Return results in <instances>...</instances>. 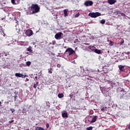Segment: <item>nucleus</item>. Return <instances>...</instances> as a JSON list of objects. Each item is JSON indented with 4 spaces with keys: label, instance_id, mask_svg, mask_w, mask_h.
<instances>
[{
    "label": "nucleus",
    "instance_id": "f257e3e1",
    "mask_svg": "<svg viewBox=\"0 0 130 130\" xmlns=\"http://www.w3.org/2000/svg\"><path fill=\"white\" fill-rule=\"evenodd\" d=\"M30 9L31 11H32V14H36L37 13H38L40 10V8L37 4H32L30 7Z\"/></svg>",
    "mask_w": 130,
    "mask_h": 130
},
{
    "label": "nucleus",
    "instance_id": "f03ea898",
    "mask_svg": "<svg viewBox=\"0 0 130 130\" xmlns=\"http://www.w3.org/2000/svg\"><path fill=\"white\" fill-rule=\"evenodd\" d=\"M88 16H89V17H91V18H97V17H100V16H101V13L99 12L89 13Z\"/></svg>",
    "mask_w": 130,
    "mask_h": 130
},
{
    "label": "nucleus",
    "instance_id": "7ed1b4c3",
    "mask_svg": "<svg viewBox=\"0 0 130 130\" xmlns=\"http://www.w3.org/2000/svg\"><path fill=\"white\" fill-rule=\"evenodd\" d=\"M74 52L75 51L72 48H68L66 49L64 54L68 53L69 55H72V54H74Z\"/></svg>",
    "mask_w": 130,
    "mask_h": 130
},
{
    "label": "nucleus",
    "instance_id": "20e7f679",
    "mask_svg": "<svg viewBox=\"0 0 130 130\" xmlns=\"http://www.w3.org/2000/svg\"><path fill=\"white\" fill-rule=\"evenodd\" d=\"M93 3L92 1L87 0L85 2L84 5L85 7H91V6H93Z\"/></svg>",
    "mask_w": 130,
    "mask_h": 130
},
{
    "label": "nucleus",
    "instance_id": "39448f33",
    "mask_svg": "<svg viewBox=\"0 0 130 130\" xmlns=\"http://www.w3.org/2000/svg\"><path fill=\"white\" fill-rule=\"evenodd\" d=\"M25 34L27 36H28V37H30V36H32L33 35V31L31 29H27Z\"/></svg>",
    "mask_w": 130,
    "mask_h": 130
},
{
    "label": "nucleus",
    "instance_id": "423d86ee",
    "mask_svg": "<svg viewBox=\"0 0 130 130\" xmlns=\"http://www.w3.org/2000/svg\"><path fill=\"white\" fill-rule=\"evenodd\" d=\"M62 35V32H61L57 33L55 35V39H57V40L60 39V38H61V36Z\"/></svg>",
    "mask_w": 130,
    "mask_h": 130
},
{
    "label": "nucleus",
    "instance_id": "0eeeda50",
    "mask_svg": "<svg viewBox=\"0 0 130 130\" xmlns=\"http://www.w3.org/2000/svg\"><path fill=\"white\" fill-rule=\"evenodd\" d=\"M97 118H98V116H94L90 121L91 123H93L97 120Z\"/></svg>",
    "mask_w": 130,
    "mask_h": 130
},
{
    "label": "nucleus",
    "instance_id": "6e6552de",
    "mask_svg": "<svg viewBox=\"0 0 130 130\" xmlns=\"http://www.w3.org/2000/svg\"><path fill=\"white\" fill-rule=\"evenodd\" d=\"M118 68L120 72H124V66L119 65Z\"/></svg>",
    "mask_w": 130,
    "mask_h": 130
},
{
    "label": "nucleus",
    "instance_id": "1a4fd4ad",
    "mask_svg": "<svg viewBox=\"0 0 130 130\" xmlns=\"http://www.w3.org/2000/svg\"><path fill=\"white\" fill-rule=\"evenodd\" d=\"M108 4H109V5H114V4H115V3H116V0H108Z\"/></svg>",
    "mask_w": 130,
    "mask_h": 130
},
{
    "label": "nucleus",
    "instance_id": "9d476101",
    "mask_svg": "<svg viewBox=\"0 0 130 130\" xmlns=\"http://www.w3.org/2000/svg\"><path fill=\"white\" fill-rule=\"evenodd\" d=\"M68 117H69V116L67 112H64L62 114V117H63L64 118H67Z\"/></svg>",
    "mask_w": 130,
    "mask_h": 130
},
{
    "label": "nucleus",
    "instance_id": "9b49d317",
    "mask_svg": "<svg viewBox=\"0 0 130 130\" xmlns=\"http://www.w3.org/2000/svg\"><path fill=\"white\" fill-rule=\"evenodd\" d=\"M94 51L95 53H97L98 54H100L101 53V50H99L98 49H95Z\"/></svg>",
    "mask_w": 130,
    "mask_h": 130
},
{
    "label": "nucleus",
    "instance_id": "f8f14e48",
    "mask_svg": "<svg viewBox=\"0 0 130 130\" xmlns=\"http://www.w3.org/2000/svg\"><path fill=\"white\" fill-rule=\"evenodd\" d=\"M38 85H39V82H37L36 84H34L33 86L34 89H36L38 87Z\"/></svg>",
    "mask_w": 130,
    "mask_h": 130
},
{
    "label": "nucleus",
    "instance_id": "ddd939ff",
    "mask_svg": "<svg viewBox=\"0 0 130 130\" xmlns=\"http://www.w3.org/2000/svg\"><path fill=\"white\" fill-rule=\"evenodd\" d=\"M36 130H45V129L42 127L37 126L36 127Z\"/></svg>",
    "mask_w": 130,
    "mask_h": 130
},
{
    "label": "nucleus",
    "instance_id": "4468645a",
    "mask_svg": "<svg viewBox=\"0 0 130 130\" xmlns=\"http://www.w3.org/2000/svg\"><path fill=\"white\" fill-rule=\"evenodd\" d=\"M22 74H20V73H15V76L16 77H18V78H21V75Z\"/></svg>",
    "mask_w": 130,
    "mask_h": 130
},
{
    "label": "nucleus",
    "instance_id": "2eb2a0df",
    "mask_svg": "<svg viewBox=\"0 0 130 130\" xmlns=\"http://www.w3.org/2000/svg\"><path fill=\"white\" fill-rule=\"evenodd\" d=\"M48 71L49 74H52V71H53L52 68H51L48 69Z\"/></svg>",
    "mask_w": 130,
    "mask_h": 130
},
{
    "label": "nucleus",
    "instance_id": "dca6fc26",
    "mask_svg": "<svg viewBox=\"0 0 130 130\" xmlns=\"http://www.w3.org/2000/svg\"><path fill=\"white\" fill-rule=\"evenodd\" d=\"M58 98H63V94H62V93H59L58 94Z\"/></svg>",
    "mask_w": 130,
    "mask_h": 130
},
{
    "label": "nucleus",
    "instance_id": "f3484780",
    "mask_svg": "<svg viewBox=\"0 0 130 130\" xmlns=\"http://www.w3.org/2000/svg\"><path fill=\"white\" fill-rule=\"evenodd\" d=\"M27 51H29V52H30V53H32V52H33V50H32V49H31V48H27Z\"/></svg>",
    "mask_w": 130,
    "mask_h": 130
},
{
    "label": "nucleus",
    "instance_id": "a211bd4d",
    "mask_svg": "<svg viewBox=\"0 0 130 130\" xmlns=\"http://www.w3.org/2000/svg\"><path fill=\"white\" fill-rule=\"evenodd\" d=\"M88 48L90 49V50H94V46H89Z\"/></svg>",
    "mask_w": 130,
    "mask_h": 130
},
{
    "label": "nucleus",
    "instance_id": "6ab92c4d",
    "mask_svg": "<svg viewBox=\"0 0 130 130\" xmlns=\"http://www.w3.org/2000/svg\"><path fill=\"white\" fill-rule=\"evenodd\" d=\"M86 130H92V129H93V127L89 126V127H86Z\"/></svg>",
    "mask_w": 130,
    "mask_h": 130
},
{
    "label": "nucleus",
    "instance_id": "aec40b11",
    "mask_svg": "<svg viewBox=\"0 0 130 130\" xmlns=\"http://www.w3.org/2000/svg\"><path fill=\"white\" fill-rule=\"evenodd\" d=\"M111 84V86H112V88H113V87L116 86V84L114 83L113 82H112Z\"/></svg>",
    "mask_w": 130,
    "mask_h": 130
},
{
    "label": "nucleus",
    "instance_id": "412c9836",
    "mask_svg": "<svg viewBox=\"0 0 130 130\" xmlns=\"http://www.w3.org/2000/svg\"><path fill=\"white\" fill-rule=\"evenodd\" d=\"M30 65H31V62H30V61H27L26 62V66L29 67V66H30Z\"/></svg>",
    "mask_w": 130,
    "mask_h": 130
},
{
    "label": "nucleus",
    "instance_id": "4be33fe9",
    "mask_svg": "<svg viewBox=\"0 0 130 130\" xmlns=\"http://www.w3.org/2000/svg\"><path fill=\"white\" fill-rule=\"evenodd\" d=\"M17 98H18V94H16V95L14 96V101H16Z\"/></svg>",
    "mask_w": 130,
    "mask_h": 130
},
{
    "label": "nucleus",
    "instance_id": "5701e85b",
    "mask_svg": "<svg viewBox=\"0 0 130 130\" xmlns=\"http://www.w3.org/2000/svg\"><path fill=\"white\" fill-rule=\"evenodd\" d=\"M101 24H105V20L103 19L101 21Z\"/></svg>",
    "mask_w": 130,
    "mask_h": 130
},
{
    "label": "nucleus",
    "instance_id": "b1692460",
    "mask_svg": "<svg viewBox=\"0 0 130 130\" xmlns=\"http://www.w3.org/2000/svg\"><path fill=\"white\" fill-rule=\"evenodd\" d=\"M79 16H80V13H78L77 14H76L75 15V18H78V17H79Z\"/></svg>",
    "mask_w": 130,
    "mask_h": 130
},
{
    "label": "nucleus",
    "instance_id": "393cba45",
    "mask_svg": "<svg viewBox=\"0 0 130 130\" xmlns=\"http://www.w3.org/2000/svg\"><path fill=\"white\" fill-rule=\"evenodd\" d=\"M63 13H64V14H67L68 13V9H64L63 10Z\"/></svg>",
    "mask_w": 130,
    "mask_h": 130
},
{
    "label": "nucleus",
    "instance_id": "a878e982",
    "mask_svg": "<svg viewBox=\"0 0 130 130\" xmlns=\"http://www.w3.org/2000/svg\"><path fill=\"white\" fill-rule=\"evenodd\" d=\"M109 45H113V42H112V41H110V43H109Z\"/></svg>",
    "mask_w": 130,
    "mask_h": 130
},
{
    "label": "nucleus",
    "instance_id": "bb28decb",
    "mask_svg": "<svg viewBox=\"0 0 130 130\" xmlns=\"http://www.w3.org/2000/svg\"><path fill=\"white\" fill-rule=\"evenodd\" d=\"M105 109H106V107H103L101 109L102 111H104V110H105Z\"/></svg>",
    "mask_w": 130,
    "mask_h": 130
},
{
    "label": "nucleus",
    "instance_id": "cd10ccee",
    "mask_svg": "<svg viewBox=\"0 0 130 130\" xmlns=\"http://www.w3.org/2000/svg\"><path fill=\"white\" fill-rule=\"evenodd\" d=\"M123 43H124V40H122L120 42V44H123Z\"/></svg>",
    "mask_w": 130,
    "mask_h": 130
},
{
    "label": "nucleus",
    "instance_id": "c85d7f7f",
    "mask_svg": "<svg viewBox=\"0 0 130 130\" xmlns=\"http://www.w3.org/2000/svg\"><path fill=\"white\" fill-rule=\"evenodd\" d=\"M11 111H12V113H14V112H15V109H11Z\"/></svg>",
    "mask_w": 130,
    "mask_h": 130
},
{
    "label": "nucleus",
    "instance_id": "c756f323",
    "mask_svg": "<svg viewBox=\"0 0 130 130\" xmlns=\"http://www.w3.org/2000/svg\"><path fill=\"white\" fill-rule=\"evenodd\" d=\"M46 127L47 128H48L49 127V124L48 123L46 124Z\"/></svg>",
    "mask_w": 130,
    "mask_h": 130
},
{
    "label": "nucleus",
    "instance_id": "7c9ffc66",
    "mask_svg": "<svg viewBox=\"0 0 130 130\" xmlns=\"http://www.w3.org/2000/svg\"><path fill=\"white\" fill-rule=\"evenodd\" d=\"M11 3H12V4H13V5H15V0H11Z\"/></svg>",
    "mask_w": 130,
    "mask_h": 130
},
{
    "label": "nucleus",
    "instance_id": "2f4dec72",
    "mask_svg": "<svg viewBox=\"0 0 130 130\" xmlns=\"http://www.w3.org/2000/svg\"><path fill=\"white\" fill-rule=\"evenodd\" d=\"M27 111V109H26V108H23V111H24V112H26Z\"/></svg>",
    "mask_w": 130,
    "mask_h": 130
},
{
    "label": "nucleus",
    "instance_id": "473e14b6",
    "mask_svg": "<svg viewBox=\"0 0 130 130\" xmlns=\"http://www.w3.org/2000/svg\"><path fill=\"white\" fill-rule=\"evenodd\" d=\"M24 75L23 74H21L20 78H22V79H24Z\"/></svg>",
    "mask_w": 130,
    "mask_h": 130
},
{
    "label": "nucleus",
    "instance_id": "72a5a7b5",
    "mask_svg": "<svg viewBox=\"0 0 130 130\" xmlns=\"http://www.w3.org/2000/svg\"><path fill=\"white\" fill-rule=\"evenodd\" d=\"M9 123H12V122H14V120H11L9 121Z\"/></svg>",
    "mask_w": 130,
    "mask_h": 130
},
{
    "label": "nucleus",
    "instance_id": "f704fd0d",
    "mask_svg": "<svg viewBox=\"0 0 130 130\" xmlns=\"http://www.w3.org/2000/svg\"><path fill=\"white\" fill-rule=\"evenodd\" d=\"M61 66L60 64H57V68H60Z\"/></svg>",
    "mask_w": 130,
    "mask_h": 130
},
{
    "label": "nucleus",
    "instance_id": "c9c22d12",
    "mask_svg": "<svg viewBox=\"0 0 130 130\" xmlns=\"http://www.w3.org/2000/svg\"><path fill=\"white\" fill-rule=\"evenodd\" d=\"M25 78H28V75H24V79H25Z\"/></svg>",
    "mask_w": 130,
    "mask_h": 130
},
{
    "label": "nucleus",
    "instance_id": "e433bc0d",
    "mask_svg": "<svg viewBox=\"0 0 130 130\" xmlns=\"http://www.w3.org/2000/svg\"><path fill=\"white\" fill-rule=\"evenodd\" d=\"M64 15V17H68V13H65Z\"/></svg>",
    "mask_w": 130,
    "mask_h": 130
},
{
    "label": "nucleus",
    "instance_id": "4c0bfd02",
    "mask_svg": "<svg viewBox=\"0 0 130 130\" xmlns=\"http://www.w3.org/2000/svg\"><path fill=\"white\" fill-rule=\"evenodd\" d=\"M35 78L37 80V79H38V77H37V76H36V77H35Z\"/></svg>",
    "mask_w": 130,
    "mask_h": 130
},
{
    "label": "nucleus",
    "instance_id": "58836bf2",
    "mask_svg": "<svg viewBox=\"0 0 130 130\" xmlns=\"http://www.w3.org/2000/svg\"><path fill=\"white\" fill-rule=\"evenodd\" d=\"M73 94H71V95H70L71 98H73Z\"/></svg>",
    "mask_w": 130,
    "mask_h": 130
},
{
    "label": "nucleus",
    "instance_id": "ea45409f",
    "mask_svg": "<svg viewBox=\"0 0 130 130\" xmlns=\"http://www.w3.org/2000/svg\"><path fill=\"white\" fill-rule=\"evenodd\" d=\"M121 92H124V89H122V90H121Z\"/></svg>",
    "mask_w": 130,
    "mask_h": 130
},
{
    "label": "nucleus",
    "instance_id": "a19ab883",
    "mask_svg": "<svg viewBox=\"0 0 130 130\" xmlns=\"http://www.w3.org/2000/svg\"><path fill=\"white\" fill-rule=\"evenodd\" d=\"M128 128L129 129H130V125H128Z\"/></svg>",
    "mask_w": 130,
    "mask_h": 130
},
{
    "label": "nucleus",
    "instance_id": "79ce46f5",
    "mask_svg": "<svg viewBox=\"0 0 130 130\" xmlns=\"http://www.w3.org/2000/svg\"><path fill=\"white\" fill-rule=\"evenodd\" d=\"M102 89H103L102 87L100 88V89L102 91Z\"/></svg>",
    "mask_w": 130,
    "mask_h": 130
},
{
    "label": "nucleus",
    "instance_id": "37998d69",
    "mask_svg": "<svg viewBox=\"0 0 130 130\" xmlns=\"http://www.w3.org/2000/svg\"><path fill=\"white\" fill-rule=\"evenodd\" d=\"M5 36H6V34H4V37H5Z\"/></svg>",
    "mask_w": 130,
    "mask_h": 130
},
{
    "label": "nucleus",
    "instance_id": "c03bdc74",
    "mask_svg": "<svg viewBox=\"0 0 130 130\" xmlns=\"http://www.w3.org/2000/svg\"><path fill=\"white\" fill-rule=\"evenodd\" d=\"M1 104H2V102L0 101V105H1Z\"/></svg>",
    "mask_w": 130,
    "mask_h": 130
},
{
    "label": "nucleus",
    "instance_id": "a18cd8bd",
    "mask_svg": "<svg viewBox=\"0 0 130 130\" xmlns=\"http://www.w3.org/2000/svg\"><path fill=\"white\" fill-rule=\"evenodd\" d=\"M122 97H123V95H122Z\"/></svg>",
    "mask_w": 130,
    "mask_h": 130
}]
</instances>
